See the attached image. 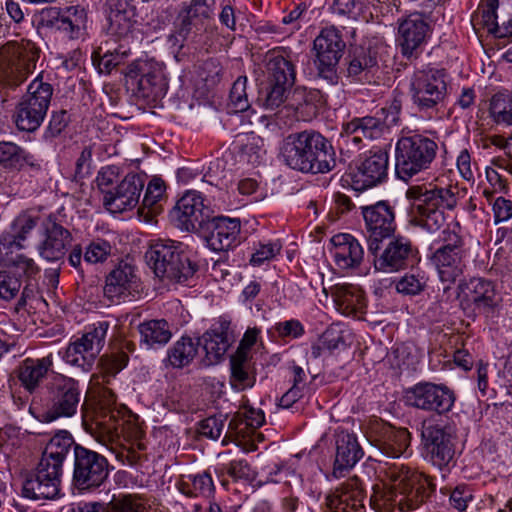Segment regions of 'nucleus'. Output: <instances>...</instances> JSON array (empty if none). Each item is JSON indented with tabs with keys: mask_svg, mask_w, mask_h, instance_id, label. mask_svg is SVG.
Instances as JSON below:
<instances>
[{
	"mask_svg": "<svg viewBox=\"0 0 512 512\" xmlns=\"http://www.w3.org/2000/svg\"><path fill=\"white\" fill-rule=\"evenodd\" d=\"M378 476L384 489L371 496L370 504L380 512L416 509L435 490V484L428 476L400 461L380 464Z\"/></svg>",
	"mask_w": 512,
	"mask_h": 512,
	"instance_id": "nucleus-1",
	"label": "nucleus"
},
{
	"mask_svg": "<svg viewBox=\"0 0 512 512\" xmlns=\"http://www.w3.org/2000/svg\"><path fill=\"white\" fill-rule=\"evenodd\" d=\"M281 157L290 168L304 173H327L336 165L330 141L314 130L287 136L281 147Z\"/></svg>",
	"mask_w": 512,
	"mask_h": 512,
	"instance_id": "nucleus-2",
	"label": "nucleus"
},
{
	"mask_svg": "<svg viewBox=\"0 0 512 512\" xmlns=\"http://www.w3.org/2000/svg\"><path fill=\"white\" fill-rule=\"evenodd\" d=\"M457 185L412 186L407 197L413 202L409 211V222L429 233L438 232L446 224L444 210H453L458 202Z\"/></svg>",
	"mask_w": 512,
	"mask_h": 512,
	"instance_id": "nucleus-3",
	"label": "nucleus"
},
{
	"mask_svg": "<svg viewBox=\"0 0 512 512\" xmlns=\"http://www.w3.org/2000/svg\"><path fill=\"white\" fill-rule=\"evenodd\" d=\"M145 257L154 274L167 284L185 283L197 270L185 252V245L174 240L153 242Z\"/></svg>",
	"mask_w": 512,
	"mask_h": 512,
	"instance_id": "nucleus-4",
	"label": "nucleus"
},
{
	"mask_svg": "<svg viewBox=\"0 0 512 512\" xmlns=\"http://www.w3.org/2000/svg\"><path fill=\"white\" fill-rule=\"evenodd\" d=\"M438 152V144L428 137L415 134L398 139L395 148V171L407 181L414 175L430 168Z\"/></svg>",
	"mask_w": 512,
	"mask_h": 512,
	"instance_id": "nucleus-5",
	"label": "nucleus"
},
{
	"mask_svg": "<svg viewBox=\"0 0 512 512\" xmlns=\"http://www.w3.org/2000/svg\"><path fill=\"white\" fill-rule=\"evenodd\" d=\"M53 95V87L39 74L29 85L26 93L16 104L13 120L16 127L25 132L36 131L43 123Z\"/></svg>",
	"mask_w": 512,
	"mask_h": 512,
	"instance_id": "nucleus-6",
	"label": "nucleus"
},
{
	"mask_svg": "<svg viewBox=\"0 0 512 512\" xmlns=\"http://www.w3.org/2000/svg\"><path fill=\"white\" fill-rule=\"evenodd\" d=\"M39 49L29 40L9 41L0 48V81L9 86L20 85L33 71Z\"/></svg>",
	"mask_w": 512,
	"mask_h": 512,
	"instance_id": "nucleus-7",
	"label": "nucleus"
},
{
	"mask_svg": "<svg viewBox=\"0 0 512 512\" xmlns=\"http://www.w3.org/2000/svg\"><path fill=\"white\" fill-rule=\"evenodd\" d=\"M442 245L435 249L431 261L443 282H455L463 273L466 256L465 241L458 223L448 225L441 234Z\"/></svg>",
	"mask_w": 512,
	"mask_h": 512,
	"instance_id": "nucleus-8",
	"label": "nucleus"
},
{
	"mask_svg": "<svg viewBox=\"0 0 512 512\" xmlns=\"http://www.w3.org/2000/svg\"><path fill=\"white\" fill-rule=\"evenodd\" d=\"M410 92L419 111L438 110L448 93L447 75L441 69L417 70L411 78Z\"/></svg>",
	"mask_w": 512,
	"mask_h": 512,
	"instance_id": "nucleus-9",
	"label": "nucleus"
},
{
	"mask_svg": "<svg viewBox=\"0 0 512 512\" xmlns=\"http://www.w3.org/2000/svg\"><path fill=\"white\" fill-rule=\"evenodd\" d=\"M109 323L101 321L93 324L81 337L71 341L63 359L66 363L88 371L92 368L105 344Z\"/></svg>",
	"mask_w": 512,
	"mask_h": 512,
	"instance_id": "nucleus-10",
	"label": "nucleus"
},
{
	"mask_svg": "<svg viewBox=\"0 0 512 512\" xmlns=\"http://www.w3.org/2000/svg\"><path fill=\"white\" fill-rule=\"evenodd\" d=\"M367 232L368 251L375 254L381 242L392 236L396 230L394 207L388 201L361 206Z\"/></svg>",
	"mask_w": 512,
	"mask_h": 512,
	"instance_id": "nucleus-11",
	"label": "nucleus"
},
{
	"mask_svg": "<svg viewBox=\"0 0 512 512\" xmlns=\"http://www.w3.org/2000/svg\"><path fill=\"white\" fill-rule=\"evenodd\" d=\"M471 23L474 30L486 31L497 38L512 34V0H487L479 5Z\"/></svg>",
	"mask_w": 512,
	"mask_h": 512,
	"instance_id": "nucleus-12",
	"label": "nucleus"
},
{
	"mask_svg": "<svg viewBox=\"0 0 512 512\" xmlns=\"http://www.w3.org/2000/svg\"><path fill=\"white\" fill-rule=\"evenodd\" d=\"M406 404L427 412L445 414L455 402L454 392L442 384L419 382L405 391Z\"/></svg>",
	"mask_w": 512,
	"mask_h": 512,
	"instance_id": "nucleus-13",
	"label": "nucleus"
},
{
	"mask_svg": "<svg viewBox=\"0 0 512 512\" xmlns=\"http://www.w3.org/2000/svg\"><path fill=\"white\" fill-rule=\"evenodd\" d=\"M50 403L42 414L44 422H52L61 417H72L76 414L81 392L78 382L62 375L56 376L49 386Z\"/></svg>",
	"mask_w": 512,
	"mask_h": 512,
	"instance_id": "nucleus-14",
	"label": "nucleus"
},
{
	"mask_svg": "<svg viewBox=\"0 0 512 512\" xmlns=\"http://www.w3.org/2000/svg\"><path fill=\"white\" fill-rule=\"evenodd\" d=\"M108 477V461L99 453L74 446V485L81 489L99 487Z\"/></svg>",
	"mask_w": 512,
	"mask_h": 512,
	"instance_id": "nucleus-15",
	"label": "nucleus"
},
{
	"mask_svg": "<svg viewBox=\"0 0 512 512\" xmlns=\"http://www.w3.org/2000/svg\"><path fill=\"white\" fill-rule=\"evenodd\" d=\"M125 76L136 82L138 93L144 98H158L166 94L168 83L164 67L154 60H136L128 65Z\"/></svg>",
	"mask_w": 512,
	"mask_h": 512,
	"instance_id": "nucleus-16",
	"label": "nucleus"
},
{
	"mask_svg": "<svg viewBox=\"0 0 512 512\" xmlns=\"http://www.w3.org/2000/svg\"><path fill=\"white\" fill-rule=\"evenodd\" d=\"M340 31L334 26L321 30L313 42L319 75L333 82L336 79L335 67L345 49Z\"/></svg>",
	"mask_w": 512,
	"mask_h": 512,
	"instance_id": "nucleus-17",
	"label": "nucleus"
},
{
	"mask_svg": "<svg viewBox=\"0 0 512 512\" xmlns=\"http://www.w3.org/2000/svg\"><path fill=\"white\" fill-rule=\"evenodd\" d=\"M212 8L206 0H191L183 3L175 23V37L182 41L197 37L208 30Z\"/></svg>",
	"mask_w": 512,
	"mask_h": 512,
	"instance_id": "nucleus-18",
	"label": "nucleus"
},
{
	"mask_svg": "<svg viewBox=\"0 0 512 512\" xmlns=\"http://www.w3.org/2000/svg\"><path fill=\"white\" fill-rule=\"evenodd\" d=\"M145 182L141 175L127 174L114 188L105 192L104 205L111 213L134 209L140 200Z\"/></svg>",
	"mask_w": 512,
	"mask_h": 512,
	"instance_id": "nucleus-19",
	"label": "nucleus"
},
{
	"mask_svg": "<svg viewBox=\"0 0 512 512\" xmlns=\"http://www.w3.org/2000/svg\"><path fill=\"white\" fill-rule=\"evenodd\" d=\"M389 157L381 149L370 152L350 174L355 190H364L382 183L387 177Z\"/></svg>",
	"mask_w": 512,
	"mask_h": 512,
	"instance_id": "nucleus-20",
	"label": "nucleus"
},
{
	"mask_svg": "<svg viewBox=\"0 0 512 512\" xmlns=\"http://www.w3.org/2000/svg\"><path fill=\"white\" fill-rule=\"evenodd\" d=\"M422 440L433 465L443 468L453 460L455 454L453 439L445 428L434 424L424 425Z\"/></svg>",
	"mask_w": 512,
	"mask_h": 512,
	"instance_id": "nucleus-21",
	"label": "nucleus"
},
{
	"mask_svg": "<svg viewBox=\"0 0 512 512\" xmlns=\"http://www.w3.org/2000/svg\"><path fill=\"white\" fill-rule=\"evenodd\" d=\"M366 495L360 480L349 478L326 496V507L330 512H361Z\"/></svg>",
	"mask_w": 512,
	"mask_h": 512,
	"instance_id": "nucleus-22",
	"label": "nucleus"
},
{
	"mask_svg": "<svg viewBox=\"0 0 512 512\" xmlns=\"http://www.w3.org/2000/svg\"><path fill=\"white\" fill-rule=\"evenodd\" d=\"M42 228L43 240L38 248L40 256L51 262L62 260L72 242L71 233L52 216L43 221Z\"/></svg>",
	"mask_w": 512,
	"mask_h": 512,
	"instance_id": "nucleus-23",
	"label": "nucleus"
},
{
	"mask_svg": "<svg viewBox=\"0 0 512 512\" xmlns=\"http://www.w3.org/2000/svg\"><path fill=\"white\" fill-rule=\"evenodd\" d=\"M206 242L216 252L225 251L239 243L241 222L238 218L224 216L208 219Z\"/></svg>",
	"mask_w": 512,
	"mask_h": 512,
	"instance_id": "nucleus-24",
	"label": "nucleus"
},
{
	"mask_svg": "<svg viewBox=\"0 0 512 512\" xmlns=\"http://www.w3.org/2000/svg\"><path fill=\"white\" fill-rule=\"evenodd\" d=\"M118 411L112 409H101L96 412L94 417L88 421L83 418V425L85 430L101 445L105 446L111 451L115 450L119 438V429L122 425L118 418Z\"/></svg>",
	"mask_w": 512,
	"mask_h": 512,
	"instance_id": "nucleus-25",
	"label": "nucleus"
},
{
	"mask_svg": "<svg viewBox=\"0 0 512 512\" xmlns=\"http://www.w3.org/2000/svg\"><path fill=\"white\" fill-rule=\"evenodd\" d=\"M424 14V11L412 13L399 24L398 42L406 57L412 56L425 43L430 33Z\"/></svg>",
	"mask_w": 512,
	"mask_h": 512,
	"instance_id": "nucleus-26",
	"label": "nucleus"
},
{
	"mask_svg": "<svg viewBox=\"0 0 512 512\" xmlns=\"http://www.w3.org/2000/svg\"><path fill=\"white\" fill-rule=\"evenodd\" d=\"M413 247L410 240L404 237L391 239L383 251L374 255V267L382 272H395L405 268L413 256Z\"/></svg>",
	"mask_w": 512,
	"mask_h": 512,
	"instance_id": "nucleus-27",
	"label": "nucleus"
},
{
	"mask_svg": "<svg viewBox=\"0 0 512 512\" xmlns=\"http://www.w3.org/2000/svg\"><path fill=\"white\" fill-rule=\"evenodd\" d=\"M331 253L335 264L341 270L358 268L364 259V249L350 234H337L331 238Z\"/></svg>",
	"mask_w": 512,
	"mask_h": 512,
	"instance_id": "nucleus-28",
	"label": "nucleus"
},
{
	"mask_svg": "<svg viewBox=\"0 0 512 512\" xmlns=\"http://www.w3.org/2000/svg\"><path fill=\"white\" fill-rule=\"evenodd\" d=\"M175 211L186 230H193L209 219V208L205 206L202 195L197 191H188L177 202Z\"/></svg>",
	"mask_w": 512,
	"mask_h": 512,
	"instance_id": "nucleus-29",
	"label": "nucleus"
},
{
	"mask_svg": "<svg viewBox=\"0 0 512 512\" xmlns=\"http://www.w3.org/2000/svg\"><path fill=\"white\" fill-rule=\"evenodd\" d=\"M108 32L116 37L127 36L136 23L135 7L126 0H106Z\"/></svg>",
	"mask_w": 512,
	"mask_h": 512,
	"instance_id": "nucleus-30",
	"label": "nucleus"
},
{
	"mask_svg": "<svg viewBox=\"0 0 512 512\" xmlns=\"http://www.w3.org/2000/svg\"><path fill=\"white\" fill-rule=\"evenodd\" d=\"M266 60L270 83L293 86L296 73L290 52L284 48L273 49L267 53Z\"/></svg>",
	"mask_w": 512,
	"mask_h": 512,
	"instance_id": "nucleus-31",
	"label": "nucleus"
},
{
	"mask_svg": "<svg viewBox=\"0 0 512 512\" xmlns=\"http://www.w3.org/2000/svg\"><path fill=\"white\" fill-rule=\"evenodd\" d=\"M52 367L53 357L51 354L36 359L26 358L18 367L17 377L25 390L34 393Z\"/></svg>",
	"mask_w": 512,
	"mask_h": 512,
	"instance_id": "nucleus-32",
	"label": "nucleus"
},
{
	"mask_svg": "<svg viewBox=\"0 0 512 512\" xmlns=\"http://www.w3.org/2000/svg\"><path fill=\"white\" fill-rule=\"evenodd\" d=\"M363 457V450L354 434L341 431L336 438V455L333 474L338 476L352 468Z\"/></svg>",
	"mask_w": 512,
	"mask_h": 512,
	"instance_id": "nucleus-33",
	"label": "nucleus"
},
{
	"mask_svg": "<svg viewBox=\"0 0 512 512\" xmlns=\"http://www.w3.org/2000/svg\"><path fill=\"white\" fill-rule=\"evenodd\" d=\"M135 282L134 268L128 263L121 262L107 275L104 295L112 302L119 301L130 294Z\"/></svg>",
	"mask_w": 512,
	"mask_h": 512,
	"instance_id": "nucleus-34",
	"label": "nucleus"
},
{
	"mask_svg": "<svg viewBox=\"0 0 512 512\" xmlns=\"http://www.w3.org/2000/svg\"><path fill=\"white\" fill-rule=\"evenodd\" d=\"M39 217L33 216L29 213H22L12 223V233L0 240V253L8 255L13 250H20L24 248L23 242L26 240L38 224Z\"/></svg>",
	"mask_w": 512,
	"mask_h": 512,
	"instance_id": "nucleus-35",
	"label": "nucleus"
},
{
	"mask_svg": "<svg viewBox=\"0 0 512 512\" xmlns=\"http://www.w3.org/2000/svg\"><path fill=\"white\" fill-rule=\"evenodd\" d=\"M229 323L222 321L203 334V347L206 351V365L217 363L230 346Z\"/></svg>",
	"mask_w": 512,
	"mask_h": 512,
	"instance_id": "nucleus-36",
	"label": "nucleus"
},
{
	"mask_svg": "<svg viewBox=\"0 0 512 512\" xmlns=\"http://www.w3.org/2000/svg\"><path fill=\"white\" fill-rule=\"evenodd\" d=\"M230 371V384L233 389L243 391L255 384V374L246 351L237 350L230 357Z\"/></svg>",
	"mask_w": 512,
	"mask_h": 512,
	"instance_id": "nucleus-37",
	"label": "nucleus"
},
{
	"mask_svg": "<svg viewBox=\"0 0 512 512\" xmlns=\"http://www.w3.org/2000/svg\"><path fill=\"white\" fill-rule=\"evenodd\" d=\"M467 299L473 303L475 309L489 313L498 304L495 287L491 281L485 279H472L468 284Z\"/></svg>",
	"mask_w": 512,
	"mask_h": 512,
	"instance_id": "nucleus-38",
	"label": "nucleus"
},
{
	"mask_svg": "<svg viewBox=\"0 0 512 512\" xmlns=\"http://www.w3.org/2000/svg\"><path fill=\"white\" fill-rule=\"evenodd\" d=\"M337 310L344 315H356L365 307L364 293L361 288L350 285H338L332 292Z\"/></svg>",
	"mask_w": 512,
	"mask_h": 512,
	"instance_id": "nucleus-39",
	"label": "nucleus"
},
{
	"mask_svg": "<svg viewBox=\"0 0 512 512\" xmlns=\"http://www.w3.org/2000/svg\"><path fill=\"white\" fill-rule=\"evenodd\" d=\"M60 492V484L35 472L30 473L22 486V495L31 500L55 499Z\"/></svg>",
	"mask_w": 512,
	"mask_h": 512,
	"instance_id": "nucleus-40",
	"label": "nucleus"
},
{
	"mask_svg": "<svg viewBox=\"0 0 512 512\" xmlns=\"http://www.w3.org/2000/svg\"><path fill=\"white\" fill-rule=\"evenodd\" d=\"M199 344V339L194 341L190 337H181L167 350L165 365L175 369L190 365L198 353Z\"/></svg>",
	"mask_w": 512,
	"mask_h": 512,
	"instance_id": "nucleus-41",
	"label": "nucleus"
},
{
	"mask_svg": "<svg viewBox=\"0 0 512 512\" xmlns=\"http://www.w3.org/2000/svg\"><path fill=\"white\" fill-rule=\"evenodd\" d=\"M165 183L160 178H153L147 186L142 205L138 208V214L145 222H151L159 212L157 203L165 193Z\"/></svg>",
	"mask_w": 512,
	"mask_h": 512,
	"instance_id": "nucleus-42",
	"label": "nucleus"
},
{
	"mask_svg": "<svg viewBox=\"0 0 512 512\" xmlns=\"http://www.w3.org/2000/svg\"><path fill=\"white\" fill-rule=\"evenodd\" d=\"M410 435L406 429L389 427L379 443V449L387 456L398 458L409 446Z\"/></svg>",
	"mask_w": 512,
	"mask_h": 512,
	"instance_id": "nucleus-43",
	"label": "nucleus"
},
{
	"mask_svg": "<svg viewBox=\"0 0 512 512\" xmlns=\"http://www.w3.org/2000/svg\"><path fill=\"white\" fill-rule=\"evenodd\" d=\"M138 329L141 341L149 347H153L154 345H164L172 336L170 326L165 320L146 321L140 324Z\"/></svg>",
	"mask_w": 512,
	"mask_h": 512,
	"instance_id": "nucleus-44",
	"label": "nucleus"
},
{
	"mask_svg": "<svg viewBox=\"0 0 512 512\" xmlns=\"http://www.w3.org/2000/svg\"><path fill=\"white\" fill-rule=\"evenodd\" d=\"M86 14L79 6H70L58 13L56 26L59 30L69 34L71 38L78 37L84 27Z\"/></svg>",
	"mask_w": 512,
	"mask_h": 512,
	"instance_id": "nucleus-45",
	"label": "nucleus"
},
{
	"mask_svg": "<svg viewBox=\"0 0 512 512\" xmlns=\"http://www.w3.org/2000/svg\"><path fill=\"white\" fill-rule=\"evenodd\" d=\"M182 491L191 496H202L209 498L214 494L215 485L212 475L208 471L196 474H189L182 483Z\"/></svg>",
	"mask_w": 512,
	"mask_h": 512,
	"instance_id": "nucleus-46",
	"label": "nucleus"
},
{
	"mask_svg": "<svg viewBox=\"0 0 512 512\" xmlns=\"http://www.w3.org/2000/svg\"><path fill=\"white\" fill-rule=\"evenodd\" d=\"M32 157L13 142H0V166L7 169H20Z\"/></svg>",
	"mask_w": 512,
	"mask_h": 512,
	"instance_id": "nucleus-47",
	"label": "nucleus"
},
{
	"mask_svg": "<svg viewBox=\"0 0 512 512\" xmlns=\"http://www.w3.org/2000/svg\"><path fill=\"white\" fill-rule=\"evenodd\" d=\"M490 117L497 124L511 126L512 120V95L506 93H497L493 95L489 102Z\"/></svg>",
	"mask_w": 512,
	"mask_h": 512,
	"instance_id": "nucleus-48",
	"label": "nucleus"
},
{
	"mask_svg": "<svg viewBox=\"0 0 512 512\" xmlns=\"http://www.w3.org/2000/svg\"><path fill=\"white\" fill-rule=\"evenodd\" d=\"M377 65L376 54L370 49H356L349 61L347 73L349 77L357 78L361 74L365 76L371 68Z\"/></svg>",
	"mask_w": 512,
	"mask_h": 512,
	"instance_id": "nucleus-49",
	"label": "nucleus"
},
{
	"mask_svg": "<svg viewBox=\"0 0 512 512\" xmlns=\"http://www.w3.org/2000/svg\"><path fill=\"white\" fill-rule=\"evenodd\" d=\"M73 445L72 435L67 431H60L50 439L43 454L48 458L59 460L63 464Z\"/></svg>",
	"mask_w": 512,
	"mask_h": 512,
	"instance_id": "nucleus-50",
	"label": "nucleus"
},
{
	"mask_svg": "<svg viewBox=\"0 0 512 512\" xmlns=\"http://www.w3.org/2000/svg\"><path fill=\"white\" fill-rule=\"evenodd\" d=\"M347 124L348 130L355 132L354 134L359 135L362 139H377L382 135L384 129L381 119L370 116L353 119Z\"/></svg>",
	"mask_w": 512,
	"mask_h": 512,
	"instance_id": "nucleus-51",
	"label": "nucleus"
},
{
	"mask_svg": "<svg viewBox=\"0 0 512 512\" xmlns=\"http://www.w3.org/2000/svg\"><path fill=\"white\" fill-rule=\"evenodd\" d=\"M128 51L115 49L114 51H105L102 53V48L93 53V62L97 65L100 73L109 74L115 67L120 65L123 60L127 57Z\"/></svg>",
	"mask_w": 512,
	"mask_h": 512,
	"instance_id": "nucleus-52",
	"label": "nucleus"
},
{
	"mask_svg": "<svg viewBox=\"0 0 512 512\" xmlns=\"http://www.w3.org/2000/svg\"><path fill=\"white\" fill-rule=\"evenodd\" d=\"M247 77H238L232 85L229 94L228 108L230 113H240L248 110L250 103L247 92Z\"/></svg>",
	"mask_w": 512,
	"mask_h": 512,
	"instance_id": "nucleus-53",
	"label": "nucleus"
},
{
	"mask_svg": "<svg viewBox=\"0 0 512 512\" xmlns=\"http://www.w3.org/2000/svg\"><path fill=\"white\" fill-rule=\"evenodd\" d=\"M109 512H147L149 506L139 495H119L110 502Z\"/></svg>",
	"mask_w": 512,
	"mask_h": 512,
	"instance_id": "nucleus-54",
	"label": "nucleus"
},
{
	"mask_svg": "<svg viewBox=\"0 0 512 512\" xmlns=\"http://www.w3.org/2000/svg\"><path fill=\"white\" fill-rule=\"evenodd\" d=\"M239 150L249 163L255 164L261 158L264 151L263 139L255 134H246L238 139Z\"/></svg>",
	"mask_w": 512,
	"mask_h": 512,
	"instance_id": "nucleus-55",
	"label": "nucleus"
},
{
	"mask_svg": "<svg viewBox=\"0 0 512 512\" xmlns=\"http://www.w3.org/2000/svg\"><path fill=\"white\" fill-rule=\"evenodd\" d=\"M426 286V278L423 273H406L396 283V290L404 295H417Z\"/></svg>",
	"mask_w": 512,
	"mask_h": 512,
	"instance_id": "nucleus-56",
	"label": "nucleus"
},
{
	"mask_svg": "<svg viewBox=\"0 0 512 512\" xmlns=\"http://www.w3.org/2000/svg\"><path fill=\"white\" fill-rule=\"evenodd\" d=\"M112 254V246L105 240L91 242L85 250L84 261L89 264L102 263Z\"/></svg>",
	"mask_w": 512,
	"mask_h": 512,
	"instance_id": "nucleus-57",
	"label": "nucleus"
},
{
	"mask_svg": "<svg viewBox=\"0 0 512 512\" xmlns=\"http://www.w3.org/2000/svg\"><path fill=\"white\" fill-rule=\"evenodd\" d=\"M62 463L59 460H55L53 458H48L46 455L42 454V457L35 469V473L41 474L48 479L53 480L54 482H61L62 475Z\"/></svg>",
	"mask_w": 512,
	"mask_h": 512,
	"instance_id": "nucleus-58",
	"label": "nucleus"
},
{
	"mask_svg": "<svg viewBox=\"0 0 512 512\" xmlns=\"http://www.w3.org/2000/svg\"><path fill=\"white\" fill-rule=\"evenodd\" d=\"M7 265L14 270L15 273L31 277L39 272V268L32 258H28L24 254L11 256L6 260Z\"/></svg>",
	"mask_w": 512,
	"mask_h": 512,
	"instance_id": "nucleus-59",
	"label": "nucleus"
},
{
	"mask_svg": "<svg viewBox=\"0 0 512 512\" xmlns=\"http://www.w3.org/2000/svg\"><path fill=\"white\" fill-rule=\"evenodd\" d=\"M68 123L69 116L67 111L60 110L53 112L43 134L44 139L51 140L59 136L66 129Z\"/></svg>",
	"mask_w": 512,
	"mask_h": 512,
	"instance_id": "nucleus-60",
	"label": "nucleus"
},
{
	"mask_svg": "<svg viewBox=\"0 0 512 512\" xmlns=\"http://www.w3.org/2000/svg\"><path fill=\"white\" fill-rule=\"evenodd\" d=\"M292 86L282 85L278 83H270V90L268 91L264 107L269 110H274L280 107L287 99V94Z\"/></svg>",
	"mask_w": 512,
	"mask_h": 512,
	"instance_id": "nucleus-61",
	"label": "nucleus"
},
{
	"mask_svg": "<svg viewBox=\"0 0 512 512\" xmlns=\"http://www.w3.org/2000/svg\"><path fill=\"white\" fill-rule=\"evenodd\" d=\"M282 245L279 241L269 242L267 244H260L259 247L252 254L250 263L253 266H260L265 261L273 259L280 253Z\"/></svg>",
	"mask_w": 512,
	"mask_h": 512,
	"instance_id": "nucleus-62",
	"label": "nucleus"
},
{
	"mask_svg": "<svg viewBox=\"0 0 512 512\" xmlns=\"http://www.w3.org/2000/svg\"><path fill=\"white\" fill-rule=\"evenodd\" d=\"M225 420L223 415L211 416L204 419L200 423V434L210 439L217 440L224 430Z\"/></svg>",
	"mask_w": 512,
	"mask_h": 512,
	"instance_id": "nucleus-63",
	"label": "nucleus"
},
{
	"mask_svg": "<svg viewBox=\"0 0 512 512\" xmlns=\"http://www.w3.org/2000/svg\"><path fill=\"white\" fill-rule=\"evenodd\" d=\"M21 287L18 277L9 272L0 271V299L11 300L16 297Z\"/></svg>",
	"mask_w": 512,
	"mask_h": 512,
	"instance_id": "nucleus-64",
	"label": "nucleus"
}]
</instances>
